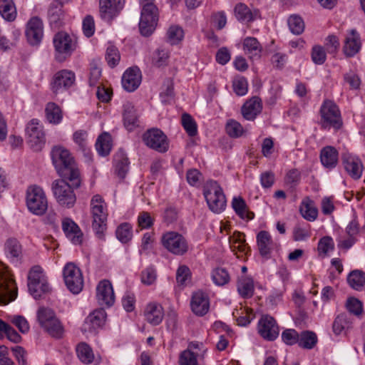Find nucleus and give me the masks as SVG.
Returning <instances> with one entry per match:
<instances>
[{"label": "nucleus", "mask_w": 365, "mask_h": 365, "mask_svg": "<svg viewBox=\"0 0 365 365\" xmlns=\"http://www.w3.org/2000/svg\"><path fill=\"white\" fill-rule=\"evenodd\" d=\"M51 155L58 174L67 179L73 187H78L81 185L80 173L69 150L62 146H54Z\"/></svg>", "instance_id": "1"}, {"label": "nucleus", "mask_w": 365, "mask_h": 365, "mask_svg": "<svg viewBox=\"0 0 365 365\" xmlns=\"http://www.w3.org/2000/svg\"><path fill=\"white\" fill-rule=\"evenodd\" d=\"M203 195L211 211L215 213L222 212L227 205V200L220 185L214 180L208 181L204 187Z\"/></svg>", "instance_id": "2"}, {"label": "nucleus", "mask_w": 365, "mask_h": 365, "mask_svg": "<svg viewBox=\"0 0 365 365\" xmlns=\"http://www.w3.org/2000/svg\"><path fill=\"white\" fill-rule=\"evenodd\" d=\"M91 212L93 218L92 227L99 238L106 229L108 213L106 203L99 195H94L91 200Z\"/></svg>", "instance_id": "3"}, {"label": "nucleus", "mask_w": 365, "mask_h": 365, "mask_svg": "<svg viewBox=\"0 0 365 365\" xmlns=\"http://www.w3.org/2000/svg\"><path fill=\"white\" fill-rule=\"evenodd\" d=\"M37 317L41 327L51 336L61 338L63 336V326L52 309L46 307L39 308Z\"/></svg>", "instance_id": "4"}, {"label": "nucleus", "mask_w": 365, "mask_h": 365, "mask_svg": "<svg viewBox=\"0 0 365 365\" xmlns=\"http://www.w3.org/2000/svg\"><path fill=\"white\" fill-rule=\"evenodd\" d=\"M66 180L64 178L54 180L52 182L51 189L58 203L69 208L72 207L76 201V197L73 190V188L76 187L68 184Z\"/></svg>", "instance_id": "5"}, {"label": "nucleus", "mask_w": 365, "mask_h": 365, "mask_svg": "<svg viewBox=\"0 0 365 365\" xmlns=\"http://www.w3.org/2000/svg\"><path fill=\"white\" fill-rule=\"evenodd\" d=\"M322 125L324 128H334L339 130L342 126V119L338 106L330 100H326L320 108Z\"/></svg>", "instance_id": "6"}, {"label": "nucleus", "mask_w": 365, "mask_h": 365, "mask_svg": "<svg viewBox=\"0 0 365 365\" xmlns=\"http://www.w3.org/2000/svg\"><path fill=\"white\" fill-rule=\"evenodd\" d=\"M158 21V10L153 3H145L143 5L139 29L143 36H148L155 29Z\"/></svg>", "instance_id": "7"}, {"label": "nucleus", "mask_w": 365, "mask_h": 365, "mask_svg": "<svg viewBox=\"0 0 365 365\" xmlns=\"http://www.w3.org/2000/svg\"><path fill=\"white\" fill-rule=\"evenodd\" d=\"M26 205L29 210L36 215H42L46 212L48 202L46 195L41 187L31 185L28 187Z\"/></svg>", "instance_id": "8"}, {"label": "nucleus", "mask_w": 365, "mask_h": 365, "mask_svg": "<svg viewBox=\"0 0 365 365\" xmlns=\"http://www.w3.org/2000/svg\"><path fill=\"white\" fill-rule=\"evenodd\" d=\"M67 288L73 294H78L83 287V277L81 269L73 262L67 263L63 270Z\"/></svg>", "instance_id": "9"}, {"label": "nucleus", "mask_w": 365, "mask_h": 365, "mask_svg": "<svg viewBox=\"0 0 365 365\" xmlns=\"http://www.w3.org/2000/svg\"><path fill=\"white\" fill-rule=\"evenodd\" d=\"M28 287L36 299L40 297L42 293L48 291V284L40 266H34L31 269L28 275Z\"/></svg>", "instance_id": "10"}, {"label": "nucleus", "mask_w": 365, "mask_h": 365, "mask_svg": "<svg viewBox=\"0 0 365 365\" xmlns=\"http://www.w3.org/2000/svg\"><path fill=\"white\" fill-rule=\"evenodd\" d=\"M17 296V288L8 271L0 267V304H6Z\"/></svg>", "instance_id": "11"}, {"label": "nucleus", "mask_w": 365, "mask_h": 365, "mask_svg": "<svg viewBox=\"0 0 365 365\" xmlns=\"http://www.w3.org/2000/svg\"><path fill=\"white\" fill-rule=\"evenodd\" d=\"M53 42L57 52L56 58L59 61L65 60L75 50V43L66 32L61 31L56 34Z\"/></svg>", "instance_id": "12"}, {"label": "nucleus", "mask_w": 365, "mask_h": 365, "mask_svg": "<svg viewBox=\"0 0 365 365\" xmlns=\"http://www.w3.org/2000/svg\"><path fill=\"white\" fill-rule=\"evenodd\" d=\"M143 140L147 146L160 153H165L168 150L167 136L158 128L146 131L143 134Z\"/></svg>", "instance_id": "13"}, {"label": "nucleus", "mask_w": 365, "mask_h": 365, "mask_svg": "<svg viewBox=\"0 0 365 365\" xmlns=\"http://www.w3.org/2000/svg\"><path fill=\"white\" fill-rule=\"evenodd\" d=\"M163 245L170 252L177 255H182L187 251L185 239L180 234L170 232L162 237Z\"/></svg>", "instance_id": "14"}, {"label": "nucleus", "mask_w": 365, "mask_h": 365, "mask_svg": "<svg viewBox=\"0 0 365 365\" xmlns=\"http://www.w3.org/2000/svg\"><path fill=\"white\" fill-rule=\"evenodd\" d=\"M26 133L27 141L31 148L36 151L41 150L45 143V134L36 119H33L29 123Z\"/></svg>", "instance_id": "15"}, {"label": "nucleus", "mask_w": 365, "mask_h": 365, "mask_svg": "<svg viewBox=\"0 0 365 365\" xmlns=\"http://www.w3.org/2000/svg\"><path fill=\"white\" fill-rule=\"evenodd\" d=\"M258 331L264 339L274 341L279 335V327L272 317L263 315L258 323Z\"/></svg>", "instance_id": "16"}, {"label": "nucleus", "mask_w": 365, "mask_h": 365, "mask_svg": "<svg viewBox=\"0 0 365 365\" xmlns=\"http://www.w3.org/2000/svg\"><path fill=\"white\" fill-rule=\"evenodd\" d=\"M125 0H99V13L101 19L110 21L123 8Z\"/></svg>", "instance_id": "17"}, {"label": "nucleus", "mask_w": 365, "mask_h": 365, "mask_svg": "<svg viewBox=\"0 0 365 365\" xmlns=\"http://www.w3.org/2000/svg\"><path fill=\"white\" fill-rule=\"evenodd\" d=\"M26 36L31 45H38L41 41L43 36V26L40 18L34 16L28 21Z\"/></svg>", "instance_id": "18"}, {"label": "nucleus", "mask_w": 365, "mask_h": 365, "mask_svg": "<svg viewBox=\"0 0 365 365\" xmlns=\"http://www.w3.org/2000/svg\"><path fill=\"white\" fill-rule=\"evenodd\" d=\"M341 161L344 169L353 179L361 178L364 168L360 158L349 153H344L341 155Z\"/></svg>", "instance_id": "19"}, {"label": "nucleus", "mask_w": 365, "mask_h": 365, "mask_svg": "<svg viewBox=\"0 0 365 365\" xmlns=\"http://www.w3.org/2000/svg\"><path fill=\"white\" fill-rule=\"evenodd\" d=\"M96 297L98 303L102 306L110 307L115 302V294L110 281H101L96 288Z\"/></svg>", "instance_id": "20"}, {"label": "nucleus", "mask_w": 365, "mask_h": 365, "mask_svg": "<svg viewBox=\"0 0 365 365\" xmlns=\"http://www.w3.org/2000/svg\"><path fill=\"white\" fill-rule=\"evenodd\" d=\"M75 73L71 71L61 70L57 72L53 77L51 89L57 93L62 89L70 88L75 82Z\"/></svg>", "instance_id": "21"}, {"label": "nucleus", "mask_w": 365, "mask_h": 365, "mask_svg": "<svg viewBox=\"0 0 365 365\" xmlns=\"http://www.w3.org/2000/svg\"><path fill=\"white\" fill-rule=\"evenodd\" d=\"M190 306L192 311L198 316H203L207 313L210 308L208 296L202 291L193 293Z\"/></svg>", "instance_id": "22"}, {"label": "nucleus", "mask_w": 365, "mask_h": 365, "mask_svg": "<svg viewBox=\"0 0 365 365\" xmlns=\"http://www.w3.org/2000/svg\"><path fill=\"white\" fill-rule=\"evenodd\" d=\"M141 82V73L138 68H130L125 71L122 77V85L129 92L134 91Z\"/></svg>", "instance_id": "23"}, {"label": "nucleus", "mask_w": 365, "mask_h": 365, "mask_svg": "<svg viewBox=\"0 0 365 365\" xmlns=\"http://www.w3.org/2000/svg\"><path fill=\"white\" fill-rule=\"evenodd\" d=\"M262 110L261 98L254 96L247 101L242 107V114L245 119L253 120Z\"/></svg>", "instance_id": "24"}, {"label": "nucleus", "mask_w": 365, "mask_h": 365, "mask_svg": "<svg viewBox=\"0 0 365 365\" xmlns=\"http://www.w3.org/2000/svg\"><path fill=\"white\" fill-rule=\"evenodd\" d=\"M62 229L66 236L74 244L80 245L83 240V233L78 225L70 218L62 221Z\"/></svg>", "instance_id": "25"}, {"label": "nucleus", "mask_w": 365, "mask_h": 365, "mask_svg": "<svg viewBox=\"0 0 365 365\" xmlns=\"http://www.w3.org/2000/svg\"><path fill=\"white\" fill-rule=\"evenodd\" d=\"M361 41L359 34L355 29H351L345 39L344 52L346 56H353L356 54L361 48Z\"/></svg>", "instance_id": "26"}, {"label": "nucleus", "mask_w": 365, "mask_h": 365, "mask_svg": "<svg viewBox=\"0 0 365 365\" xmlns=\"http://www.w3.org/2000/svg\"><path fill=\"white\" fill-rule=\"evenodd\" d=\"M123 117L124 125L128 131H132L138 126V116L131 103L127 102L123 105Z\"/></svg>", "instance_id": "27"}, {"label": "nucleus", "mask_w": 365, "mask_h": 365, "mask_svg": "<svg viewBox=\"0 0 365 365\" xmlns=\"http://www.w3.org/2000/svg\"><path fill=\"white\" fill-rule=\"evenodd\" d=\"M257 243L260 255L269 259L271 255L272 240L267 231H260L257 235Z\"/></svg>", "instance_id": "28"}, {"label": "nucleus", "mask_w": 365, "mask_h": 365, "mask_svg": "<svg viewBox=\"0 0 365 365\" xmlns=\"http://www.w3.org/2000/svg\"><path fill=\"white\" fill-rule=\"evenodd\" d=\"M320 160L325 168H334L338 163V151L334 147L327 146L321 150Z\"/></svg>", "instance_id": "29"}, {"label": "nucleus", "mask_w": 365, "mask_h": 365, "mask_svg": "<svg viewBox=\"0 0 365 365\" xmlns=\"http://www.w3.org/2000/svg\"><path fill=\"white\" fill-rule=\"evenodd\" d=\"M146 320L153 325L159 324L163 319V310L161 305L155 303L149 304L145 309Z\"/></svg>", "instance_id": "30"}, {"label": "nucleus", "mask_w": 365, "mask_h": 365, "mask_svg": "<svg viewBox=\"0 0 365 365\" xmlns=\"http://www.w3.org/2000/svg\"><path fill=\"white\" fill-rule=\"evenodd\" d=\"M106 313L103 309H96L86 318L85 325L89 331L95 330L104 324Z\"/></svg>", "instance_id": "31"}, {"label": "nucleus", "mask_w": 365, "mask_h": 365, "mask_svg": "<svg viewBox=\"0 0 365 365\" xmlns=\"http://www.w3.org/2000/svg\"><path fill=\"white\" fill-rule=\"evenodd\" d=\"M243 49L245 54L248 55L250 58H259L262 47L256 38L247 37L243 41Z\"/></svg>", "instance_id": "32"}, {"label": "nucleus", "mask_w": 365, "mask_h": 365, "mask_svg": "<svg viewBox=\"0 0 365 365\" xmlns=\"http://www.w3.org/2000/svg\"><path fill=\"white\" fill-rule=\"evenodd\" d=\"M232 207L242 219L252 220L255 216L252 212L248 210L245 201L241 197H235L232 199Z\"/></svg>", "instance_id": "33"}, {"label": "nucleus", "mask_w": 365, "mask_h": 365, "mask_svg": "<svg viewBox=\"0 0 365 365\" xmlns=\"http://www.w3.org/2000/svg\"><path fill=\"white\" fill-rule=\"evenodd\" d=\"M302 217L310 222L315 220L317 217L318 210L314 205V202L309 197L303 200L299 208Z\"/></svg>", "instance_id": "34"}, {"label": "nucleus", "mask_w": 365, "mask_h": 365, "mask_svg": "<svg viewBox=\"0 0 365 365\" xmlns=\"http://www.w3.org/2000/svg\"><path fill=\"white\" fill-rule=\"evenodd\" d=\"M114 163L116 174L120 178L123 179L128 170V158L123 152L120 151L115 155Z\"/></svg>", "instance_id": "35"}, {"label": "nucleus", "mask_w": 365, "mask_h": 365, "mask_svg": "<svg viewBox=\"0 0 365 365\" xmlns=\"http://www.w3.org/2000/svg\"><path fill=\"white\" fill-rule=\"evenodd\" d=\"M4 249L7 257L13 261L17 262L19 259L21 255V246L16 239H8L5 242Z\"/></svg>", "instance_id": "36"}, {"label": "nucleus", "mask_w": 365, "mask_h": 365, "mask_svg": "<svg viewBox=\"0 0 365 365\" xmlns=\"http://www.w3.org/2000/svg\"><path fill=\"white\" fill-rule=\"evenodd\" d=\"M111 136L108 133L100 135L96 143V148L100 155H108L111 150Z\"/></svg>", "instance_id": "37"}, {"label": "nucleus", "mask_w": 365, "mask_h": 365, "mask_svg": "<svg viewBox=\"0 0 365 365\" xmlns=\"http://www.w3.org/2000/svg\"><path fill=\"white\" fill-rule=\"evenodd\" d=\"M45 112L46 118L50 123L58 124L61 121L63 118L61 109L55 103H48Z\"/></svg>", "instance_id": "38"}, {"label": "nucleus", "mask_w": 365, "mask_h": 365, "mask_svg": "<svg viewBox=\"0 0 365 365\" xmlns=\"http://www.w3.org/2000/svg\"><path fill=\"white\" fill-rule=\"evenodd\" d=\"M0 14L8 21L16 17V9L13 0H0Z\"/></svg>", "instance_id": "39"}, {"label": "nucleus", "mask_w": 365, "mask_h": 365, "mask_svg": "<svg viewBox=\"0 0 365 365\" xmlns=\"http://www.w3.org/2000/svg\"><path fill=\"white\" fill-rule=\"evenodd\" d=\"M347 282L352 289H361L365 286V272L359 269L351 271L347 277Z\"/></svg>", "instance_id": "40"}, {"label": "nucleus", "mask_w": 365, "mask_h": 365, "mask_svg": "<svg viewBox=\"0 0 365 365\" xmlns=\"http://www.w3.org/2000/svg\"><path fill=\"white\" fill-rule=\"evenodd\" d=\"M317 343V334L311 331H304L299 334L298 345L304 349H311Z\"/></svg>", "instance_id": "41"}, {"label": "nucleus", "mask_w": 365, "mask_h": 365, "mask_svg": "<svg viewBox=\"0 0 365 365\" xmlns=\"http://www.w3.org/2000/svg\"><path fill=\"white\" fill-rule=\"evenodd\" d=\"M237 291L244 298H250L254 293V284L250 278H242L237 283Z\"/></svg>", "instance_id": "42"}, {"label": "nucleus", "mask_w": 365, "mask_h": 365, "mask_svg": "<svg viewBox=\"0 0 365 365\" xmlns=\"http://www.w3.org/2000/svg\"><path fill=\"white\" fill-rule=\"evenodd\" d=\"M73 140L78 144L79 149L88 158H91V150L88 146L87 133L86 131L78 130L74 133Z\"/></svg>", "instance_id": "43"}, {"label": "nucleus", "mask_w": 365, "mask_h": 365, "mask_svg": "<svg viewBox=\"0 0 365 365\" xmlns=\"http://www.w3.org/2000/svg\"><path fill=\"white\" fill-rule=\"evenodd\" d=\"M76 352L79 359L84 364H91L94 359L92 349L86 343L78 345Z\"/></svg>", "instance_id": "44"}, {"label": "nucleus", "mask_w": 365, "mask_h": 365, "mask_svg": "<svg viewBox=\"0 0 365 365\" xmlns=\"http://www.w3.org/2000/svg\"><path fill=\"white\" fill-rule=\"evenodd\" d=\"M350 326L351 322L348 316L346 314H341L334 319L332 329L336 335H339L344 329H349Z\"/></svg>", "instance_id": "45"}, {"label": "nucleus", "mask_w": 365, "mask_h": 365, "mask_svg": "<svg viewBox=\"0 0 365 365\" xmlns=\"http://www.w3.org/2000/svg\"><path fill=\"white\" fill-rule=\"evenodd\" d=\"M230 247L233 252H246L247 245L245 242L244 235L237 232L230 238Z\"/></svg>", "instance_id": "46"}, {"label": "nucleus", "mask_w": 365, "mask_h": 365, "mask_svg": "<svg viewBox=\"0 0 365 365\" xmlns=\"http://www.w3.org/2000/svg\"><path fill=\"white\" fill-rule=\"evenodd\" d=\"M236 18L241 21L249 22L255 19V15L250 9L244 4L240 3L235 8Z\"/></svg>", "instance_id": "47"}, {"label": "nucleus", "mask_w": 365, "mask_h": 365, "mask_svg": "<svg viewBox=\"0 0 365 365\" xmlns=\"http://www.w3.org/2000/svg\"><path fill=\"white\" fill-rule=\"evenodd\" d=\"M199 356L200 353L185 349L180 354L179 365H198L197 357Z\"/></svg>", "instance_id": "48"}, {"label": "nucleus", "mask_w": 365, "mask_h": 365, "mask_svg": "<svg viewBox=\"0 0 365 365\" xmlns=\"http://www.w3.org/2000/svg\"><path fill=\"white\" fill-rule=\"evenodd\" d=\"M48 15L51 25L58 27L62 24L63 13L61 6H51L48 9Z\"/></svg>", "instance_id": "49"}, {"label": "nucleus", "mask_w": 365, "mask_h": 365, "mask_svg": "<svg viewBox=\"0 0 365 365\" xmlns=\"http://www.w3.org/2000/svg\"><path fill=\"white\" fill-rule=\"evenodd\" d=\"M288 26L291 32L295 35L301 34L304 30L303 19L298 15H292L288 19Z\"/></svg>", "instance_id": "50"}, {"label": "nucleus", "mask_w": 365, "mask_h": 365, "mask_svg": "<svg viewBox=\"0 0 365 365\" xmlns=\"http://www.w3.org/2000/svg\"><path fill=\"white\" fill-rule=\"evenodd\" d=\"M169 58L168 51L163 48H158L152 55V63L156 67H161L167 65Z\"/></svg>", "instance_id": "51"}, {"label": "nucleus", "mask_w": 365, "mask_h": 365, "mask_svg": "<svg viewBox=\"0 0 365 365\" xmlns=\"http://www.w3.org/2000/svg\"><path fill=\"white\" fill-rule=\"evenodd\" d=\"M160 97L163 103H169L173 99L174 91L172 80L168 79L165 81Z\"/></svg>", "instance_id": "52"}, {"label": "nucleus", "mask_w": 365, "mask_h": 365, "mask_svg": "<svg viewBox=\"0 0 365 365\" xmlns=\"http://www.w3.org/2000/svg\"><path fill=\"white\" fill-rule=\"evenodd\" d=\"M212 278L215 284L222 286L230 280V275L224 268H216L212 271Z\"/></svg>", "instance_id": "53"}, {"label": "nucleus", "mask_w": 365, "mask_h": 365, "mask_svg": "<svg viewBox=\"0 0 365 365\" xmlns=\"http://www.w3.org/2000/svg\"><path fill=\"white\" fill-rule=\"evenodd\" d=\"M182 125L190 136L192 137L197 135V125L190 115L184 113L182 115Z\"/></svg>", "instance_id": "54"}, {"label": "nucleus", "mask_w": 365, "mask_h": 365, "mask_svg": "<svg viewBox=\"0 0 365 365\" xmlns=\"http://www.w3.org/2000/svg\"><path fill=\"white\" fill-rule=\"evenodd\" d=\"M120 55L118 48L114 46H109L106 53V60L111 68L117 66L120 61Z\"/></svg>", "instance_id": "55"}, {"label": "nucleus", "mask_w": 365, "mask_h": 365, "mask_svg": "<svg viewBox=\"0 0 365 365\" xmlns=\"http://www.w3.org/2000/svg\"><path fill=\"white\" fill-rule=\"evenodd\" d=\"M116 237L123 243H126L132 238L131 226L128 223H123L116 230Z\"/></svg>", "instance_id": "56"}, {"label": "nucleus", "mask_w": 365, "mask_h": 365, "mask_svg": "<svg viewBox=\"0 0 365 365\" xmlns=\"http://www.w3.org/2000/svg\"><path fill=\"white\" fill-rule=\"evenodd\" d=\"M227 133L232 138H237L242 135L244 130L242 125L235 120H230L226 125Z\"/></svg>", "instance_id": "57"}, {"label": "nucleus", "mask_w": 365, "mask_h": 365, "mask_svg": "<svg viewBox=\"0 0 365 365\" xmlns=\"http://www.w3.org/2000/svg\"><path fill=\"white\" fill-rule=\"evenodd\" d=\"M233 90L237 96H244L248 91V83L245 77H237L232 83Z\"/></svg>", "instance_id": "58"}, {"label": "nucleus", "mask_w": 365, "mask_h": 365, "mask_svg": "<svg viewBox=\"0 0 365 365\" xmlns=\"http://www.w3.org/2000/svg\"><path fill=\"white\" fill-rule=\"evenodd\" d=\"M167 36L170 43H178L183 38V30L178 26H171L167 32Z\"/></svg>", "instance_id": "59"}, {"label": "nucleus", "mask_w": 365, "mask_h": 365, "mask_svg": "<svg viewBox=\"0 0 365 365\" xmlns=\"http://www.w3.org/2000/svg\"><path fill=\"white\" fill-rule=\"evenodd\" d=\"M282 339L286 344L292 346L299 344V334L295 329H287L282 333Z\"/></svg>", "instance_id": "60"}, {"label": "nucleus", "mask_w": 365, "mask_h": 365, "mask_svg": "<svg viewBox=\"0 0 365 365\" xmlns=\"http://www.w3.org/2000/svg\"><path fill=\"white\" fill-rule=\"evenodd\" d=\"M312 60L315 64H323L327 58L326 52L324 48L321 46L316 45L313 46L312 50Z\"/></svg>", "instance_id": "61"}, {"label": "nucleus", "mask_w": 365, "mask_h": 365, "mask_svg": "<svg viewBox=\"0 0 365 365\" xmlns=\"http://www.w3.org/2000/svg\"><path fill=\"white\" fill-rule=\"evenodd\" d=\"M101 76V69L98 67L96 62L93 61L91 63L89 73V85L91 86H96Z\"/></svg>", "instance_id": "62"}, {"label": "nucleus", "mask_w": 365, "mask_h": 365, "mask_svg": "<svg viewBox=\"0 0 365 365\" xmlns=\"http://www.w3.org/2000/svg\"><path fill=\"white\" fill-rule=\"evenodd\" d=\"M346 306L349 312L356 316L360 315L363 312L362 303L356 298H349Z\"/></svg>", "instance_id": "63"}, {"label": "nucleus", "mask_w": 365, "mask_h": 365, "mask_svg": "<svg viewBox=\"0 0 365 365\" xmlns=\"http://www.w3.org/2000/svg\"><path fill=\"white\" fill-rule=\"evenodd\" d=\"M156 272L153 267H148L141 274V282L146 285L153 284L156 280Z\"/></svg>", "instance_id": "64"}]
</instances>
